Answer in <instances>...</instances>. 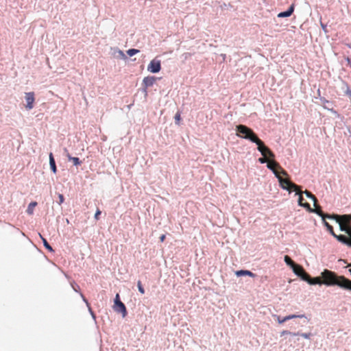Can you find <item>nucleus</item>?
<instances>
[{
	"label": "nucleus",
	"mask_w": 351,
	"mask_h": 351,
	"mask_svg": "<svg viewBox=\"0 0 351 351\" xmlns=\"http://www.w3.org/2000/svg\"><path fill=\"white\" fill-rule=\"evenodd\" d=\"M323 284L327 286L337 285L341 288L351 291V280L343 276H337L334 271L324 269L321 273Z\"/></svg>",
	"instance_id": "nucleus-1"
},
{
	"label": "nucleus",
	"mask_w": 351,
	"mask_h": 351,
	"mask_svg": "<svg viewBox=\"0 0 351 351\" xmlns=\"http://www.w3.org/2000/svg\"><path fill=\"white\" fill-rule=\"evenodd\" d=\"M237 135L241 138L250 140L253 143H256L260 138L250 128L244 125H239L236 127Z\"/></svg>",
	"instance_id": "nucleus-2"
},
{
	"label": "nucleus",
	"mask_w": 351,
	"mask_h": 351,
	"mask_svg": "<svg viewBox=\"0 0 351 351\" xmlns=\"http://www.w3.org/2000/svg\"><path fill=\"white\" fill-rule=\"evenodd\" d=\"M332 218H335L339 225L340 230L346 232L348 234H351V215H333Z\"/></svg>",
	"instance_id": "nucleus-3"
},
{
	"label": "nucleus",
	"mask_w": 351,
	"mask_h": 351,
	"mask_svg": "<svg viewBox=\"0 0 351 351\" xmlns=\"http://www.w3.org/2000/svg\"><path fill=\"white\" fill-rule=\"evenodd\" d=\"M281 175V173H279L278 174V176H276L280 182V186L283 189L287 190L289 192L294 191L296 193H300V186L291 182L289 179L283 178Z\"/></svg>",
	"instance_id": "nucleus-4"
},
{
	"label": "nucleus",
	"mask_w": 351,
	"mask_h": 351,
	"mask_svg": "<svg viewBox=\"0 0 351 351\" xmlns=\"http://www.w3.org/2000/svg\"><path fill=\"white\" fill-rule=\"evenodd\" d=\"M267 166L274 172L276 176H278V174L279 173H281L285 176H288L287 172L283 169L279 163L275 161L274 159H269L267 162Z\"/></svg>",
	"instance_id": "nucleus-5"
},
{
	"label": "nucleus",
	"mask_w": 351,
	"mask_h": 351,
	"mask_svg": "<svg viewBox=\"0 0 351 351\" xmlns=\"http://www.w3.org/2000/svg\"><path fill=\"white\" fill-rule=\"evenodd\" d=\"M256 144L257 145L258 150L261 153L263 156L274 159L275 158L274 154L264 144V143L259 139Z\"/></svg>",
	"instance_id": "nucleus-6"
},
{
	"label": "nucleus",
	"mask_w": 351,
	"mask_h": 351,
	"mask_svg": "<svg viewBox=\"0 0 351 351\" xmlns=\"http://www.w3.org/2000/svg\"><path fill=\"white\" fill-rule=\"evenodd\" d=\"M161 70V62L160 60L156 58L153 59L150 61L147 66V71L156 73H158Z\"/></svg>",
	"instance_id": "nucleus-7"
},
{
	"label": "nucleus",
	"mask_w": 351,
	"mask_h": 351,
	"mask_svg": "<svg viewBox=\"0 0 351 351\" xmlns=\"http://www.w3.org/2000/svg\"><path fill=\"white\" fill-rule=\"evenodd\" d=\"M293 272L298 276H300L303 280H305L308 277V274L304 271V268L298 264H295L292 267Z\"/></svg>",
	"instance_id": "nucleus-8"
},
{
	"label": "nucleus",
	"mask_w": 351,
	"mask_h": 351,
	"mask_svg": "<svg viewBox=\"0 0 351 351\" xmlns=\"http://www.w3.org/2000/svg\"><path fill=\"white\" fill-rule=\"evenodd\" d=\"M25 100L27 104L25 106L26 108L28 110H31L34 107V102L35 100L34 93L33 92L26 93H25Z\"/></svg>",
	"instance_id": "nucleus-9"
},
{
	"label": "nucleus",
	"mask_w": 351,
	"mask_h": 351,
	"mask_svg": "<svg viewBox=\"0 0 351 351\" xmlns=\"http://www.w3.org/2000/svg\"><path fill=\"white\" fill-rule=\"evenodd\" d=\"M113 308L116 312L121 313L122 314L123 317H125L126 316V307L122 302H118L117 304H114Z\"/></svg>",
	"instance_id": "nucleus-10"
},
{
	"label": "nucleus",
	"mask_w": 351,
	"mask_h": 351,
	"mask_svg": "<svg viewBox=\"0 0 351 351\" xmlns=\"http://www.w3.org/2000/svg\"><path fill=\"white\" fill-rule=\"evenodd\" d=\"M156 81V77L154 76H147L143 80V85L145 88H147L154 85Z\"/></svg>",
	"instance_id": "nucleus-11"
},
{
	"label": "nucleus",
	"mask_w": 351,
	"mask_h": 351,
	"mask_svg": "<svg viewBox=\"0 0 351 351\" xmlns=\"http://www.w3.org/2000/svg\"><path fill=\"white\" fill-rule=\"evenodd\" d=\"M348 237H346L345 235H337L336 234L334 235L335 238L337 239V240L350 247H351V234H348Z\"/></svg>",
	"instance_id": "nucleus-12"
},
{
	"label": "nucleus",
	"mask_w": 351,
	"mask_h": 351,
	"mask_svg": "<svg viewBox=\"0 0 351 351\" xmlns=\"http://www.w3.org/2000/svg\"><path fill=\"white\" fill-rule=\"evenodd\" d=\"M315 206V209H312V211L311 212H314L315 213H317L318 215H319L320 217H322V219L324 221H325V219L326 218H332V217L329 215H327V214H324L323 213V211L321 209V207L317 205V202H316V206Z\"/></svg>",
	"instance_id": "nucleus-13"
},
{
	"label": "nucleus",
	"mask_w": 351,
	"mask_h": 351,
	"mask_svg": "<svg viewBox=\"0 0 351 351\" xmlns=\"http://www.w3.org/2000/svg\"><path fill=\"white\" fill-rule=\"evenodd\" d=\"M296 194L299 195L298 204L300 206H302V207L306 208L308 210L312 211V208H311V206L308 203H307V202L303 203V199H304L303 197H302L303 191L301 190L300 188V193H296Z\"/></svg>",
	"instance_id": "nucleus-14"
},
{
	"label": "nucleus",
	"mask_w": 351,
	"mask_h": 351,
	"mask_svg": "<svg viewBox=\"0 0 351 351\" xmlns=\"http://www.w3.org/2000/svg\"><path fill=\"white\" fill-rule=\"evenodd\" d=\"M294 9H295V5L293 3V4L291 5V6L288 9V10H287L285 12H280L278 14V18L289 17V16H290L293 14V12L294 11Z\"/></svg>",
	"instance_id": "nucleus-15"
},
{
	"label": "nucleus",
	"mask_w": 351,
	"mask_h": 351,
	"mask_svg": "<svg viewBox=\"0 0 351 351\" xmlns=\"http://www.w3.org/2000/svg\"><path fill=\"white\" fill-rule=\"evenodd\" d=\"M304 281H306L310 285H322L323 284V280L322 277H315V278H311L309 275L306 280Z\"/></svg>",
	"instance_id": "nucleus-16"
},
{
	"label": "nucleus",
	"mask_w": 351,
	"mask_h": 351,
	"mask_svg": "<svg viewBox=\"0 0 351 351\" xmlns=\"http://www.w3.org/2000/svg\"><path fill=\"white\" fill-rule=\"evenodd\" d=\"M237 276H248L250 277H255V274L249 270H239L236 272Z\"/></svg>",
	"instance_id": "nucleus-17"
},
{
	"label": "nucleus",
	"mask_w": 351,
	"mask_h": 351,
	"mask_svg": "<svg viewBox=\"0 0 351 351\" xmlns=\"http://www.w3.org/2000/svg\"><path fill=\"white\" fill-rule=\"evenodd\" d=\"M49 165L52 171L56 173L57 171L55 160L52 153L49 154Z\"/></svg>",
	"instance_id": "nucleus-18"
},
{
	"label": "nucleus",
	"mask_w": 351,
	"mask_h": 351,
	"mask_svg": "<svg viewBox=\"0 0 351 351\" xmlns=\"http://www.w3.org/2000/svg\"><path fill=\"white\" fill-rule=\"evenodd\" d=\"M36 205V202H32L28 205V207L27 208V213L28 215H32L34 213V210Z\"/></svg>",
	"instance_id": "nucleus-19"
},
{
	"label": "nucleus",
	"mask_w": 351,
	"mask_h": 351,
	"mask_svg": "<svg viewBox=\"0 0 351 351\" xmlns=\"http://www.w3.org/2000/svg\"><path fill=\"white\" fill-rule=\"evenodd\" d=\"M303 193H304L307 197L311 199L313 201L314 206H316V202H317V199L313 194H312L310 191L307 190L303 191Z\"/></svg>",
	"instance_id": "nucleus-20"
},
{
	"label": "nucleus",
	"mask_w": 351,
	"mask_h": 351,
	"mask_svg": "<svg viewBox=\"0 0 351 351\" xmlns=\"http://www.w3.org/2000/svg\"><path fill=\"white\" fill-rule=\"evenodd\" d=\"M285 262L287 265H289L291 268L296 264L287 255L285 256Z\"/></svg>",
	"instance_id": "nucleus-21"
},
{
	"label": "nucleus",
	"mask_w": 351,
	"mask_h": 351,
	"mask_svg": "<svg viewBox=\"0 0 351 351\" xmlns=\"http://www.w3.org/2000/svg\"><path fill=\"white\" fill-rule=\"evenodd\" d=\"M69 160H71L73 162L74 165H80L81 164V161L80 160L79 158L77 157H72L71 156H68Z\"/></svg>",
	"instance_id": "nucleus-22"
},
{
	"label": "nucleus",
	"mask_w": 351,
	"mask_h": 351,
	"mask_svg": "<svg viewBox=\"0 0 351 351\" xmlns=\"http://www.w3.org/2000/svg\"><path fill=\"white\" fill-rule=\"evenodd\" d=\"M40 237L43 242V244H44V246L50 252H52L53 251V249L51 247V246L48 243L47 241L46 240V239L43 238L40 234Z\"/></svg>",
	"instance_id": "nucleus-23"
},
{
	"label": "nucleus",
	"mask_w": 351,
	"mask_h": 351,
	"mask_svg": "<svg viewBox=\"0 0 351 351\" xmlns=\"http://www.w3.org/2000/svg\"><path fill=\"white\" fill-rule=\"evenodd\" d=\"M324 221V224L325 226L327 227V229L330 232V234L334 237V235L335 234L334 230H333V228L332 226H330L328 222H326V221Z\"/></svg>",
	"instance_id": "nucleus-24"
},
{
	"label": "nucleus",
	"mask_w": 351,
	"mask_h": 351,
	"mask_svg": "<svg viewBox=\"0 0 351 351\" xmlns=\"http://www.w3.org/2000/svg\"><path fill=\"white\" fill-rule=\"evenodd\" d=\"M138 52H139V50L138 49H128L127 51V53L130 56H133L134 55L138 53Z\"/></svg>",
	"instance_id": "nucleus-25"
},
{
	"label": "nucleus",
	"mask_w": 351,
	"mask_h": 351,
	"mask_svg": "<svg viewBox=\"0 0 351 351\" xmlns=\"http://www.w3.org/2000/svg\"><path fill=\"white\" fill-rule=\"evenodd\" d=\"M293 335V336H297V335H299V332L295 333V332H290L289 330H283L280 333L281 336H283V335Z\"/></svg>",
	"instance_id": "nucleus-26"
},
{
	"label": "nucleus",
	"mask_w": 351,
	"mask_h": 351,
	"mask_svg": "<svg viewBox=\"0 0 351 351\" xmlns=\"http://www.w3.org/2000/svg\"><path fill=\"white\" fill-rule=\"evenodd\" d=\"M137 287H138V289L139 292H140L141 294H144V293H145V289H144V288L143 287L142 284H141V282L140 280H138V282H137Z\"/></svg>",
	"instance_id": "nucleus-27"
},
{
	"label": "nucleus",
	"mask_w": 351,
	"mask_h": 351,
	"mask_svg": "<svg viewBox=\"0 0 351 351\" xmlns=\"http://www.w3.org/2000/svg\"><path fill=\"white\" fill-rule=\"evenodd\" d=\"M175 121H176V123L179 125L180 124V119H181V116H180V113L179 112H178L176 115H175Z\"/></svg>",
	"instance_id": "nucleus-28"
},
{
	"label": "nucleus",
	"mask_w": 351,
	"mask_h": 351,
	"mask_svg": "<svg viewBox=\"0 0 351 351\" xmlns=\"http://www.w3.org/2000/svg\"><path fill=\"white\" fill-rule=\"evenodd\" d=\"M270 158H267V157H265V156H263L261 158H260L258 159V161L261 163V164H264V163H267V162L269 161Z\"/></svg>",
	"instance_id": "nucleus-29"
},
{
	"label": "nucleus",
	"mask_w": 351,
	"mask_h": 351,
	"mask_svg": "<svg viewBox=\"0 0 351 351\" xmlns=\"http://www.w3.org/2000/svg\"><path fill=\"white\" fill-rule=\"evenodd\" d=\"M277 320H278V322L279 324H282V323H284L285 322H286V321H287V320H289V316H286V317H283V318L282 319V321H280V316H278V317H277Z\"/></svg>",
	"instance_id": "nucleus-30"
},
{
	"label": "nucleus",
	"mask_w": 351,
	"mask_h": 351,
	"mask_svg": "<svg viewBox=\"0 0 351 351\" xmlns=\"http://www.w3.org/2000/svg\"><path fill=\"white\" fill-rule=\"evenodd\" d=\"M58 198H59L58 204H62L64 202V197L63 195L62 194H59L58 195Z\"/></svg>",
	"instance_id": "nucleus-31"
},
{
	"label": "nucleus",
	"mask_w": 351,
	"mask_h": 351,
	"mask_svg": "<svg viewBox=\"0 0 351 351\" xmlns=\"http://www.w3.org/2000/svg\"><path fill=\"white\" fill-rule=\"evenodd\" d=\"M298 335H300L302 336V337L305 338V339H309L311 334V333H302V334H300Z\"/></svg>",
	"instance_id": "nucleus-32"
},
{
	"label": "nucleus",
	"mask_w": 351,
	"mask_h": 351,
	"mask_svg": "<svg viewBox=\"0 0 351 351\" xmlns=\"http://www.w3.org/2000/svg\"><path fill=\"white\" fill-rule=\"evenodd\" d=\"M288 316L289 317V319L296 318V317H304V315H288Z\"/></svg>",
	"instance_id": "nucleus-33"
},
{
	"label": "nucleus",
	"mask_w": 351,
	"mask_h": 351,
	"mask_svg": "<svg viewBox=\"0 0 351 351\" xmlns=\"http://www.w3.org/2000/svg\"><path fill=\"white\" fill-rule=\"evenodd\" d=\"M101 215V211L99 209H97V210L96 211L95 213V218L96 220H98L99 219V216Z\"/></svg>",
	"instance_id": "nucleus-34"
},
{
	"label": "nucleus",
	"mask_w": 351,
	"mask_h": 351,
	"mask_svg": "<svg viewBox=\"0 0 351 351\" xmlns=\"http://www.w3.org/2000/svg\"><path fill=\"white\" fill-rule=\"evenodd\" d=\"M121 301L120 300V298H119V295L117 293L116 295V297H115V300H114V304H117L118 302H121Z\"/></svg>",
	"instance_id": "nucleus-35"
},
{
	"label": "nucleus",
	"mask_w": 351,
	"mask_h": 351,
	"mask_svg": "<svg viewBox=\"0 0 351 351\" xmlns=\"http://www.w3.org/2000/svg\"><path fill=\"white\" fill-rule=\"evenodd\" d=\"M165 238H166L165 234H162V235L160 237V241L161 242H163V241H165Z\"/></svg>",
	"instance_id": "nucleus-36"
},
{
	"label": "nucleus",
	"mask_w": 351,
	"mask_h": 351,
	"mask_svg": "<svg viewBox=\"0 0 351 351\" xmlns=\"http://www.w3.org/2000/svg\"><path fill=\"white\" fill-rule=\"evenodd\" d=\"M83 300L86 302V304H87V306H88V302L87 301V300L85 298V297L84 296V295L82 293H80Z\"/></svg>",
	"instance_id": "nucleus-37"
}]
</instances>
